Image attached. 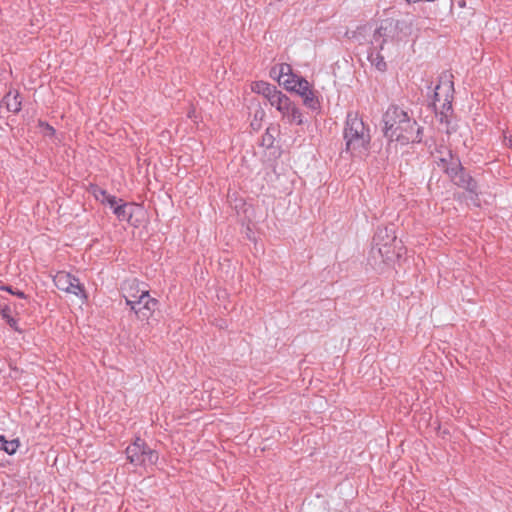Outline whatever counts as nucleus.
<instances>
[{"instance_id": "nucleus-11", "label": "nucleus", "mask_w": 512, "mask_h": 512, "mask_svg": "<svg viewBox=\"0 0 512 512\" xmlns=\"http://www.w3.org/2000/svg\"><path fill=\"white\" fill-rule=\"evenodd\" d=\"M280 114L291 125H303L305 123L302 110L292 100L289 101Z\"/></svg>"}, {"instance_id": "nucleus-1", "label": "nucleus", "mask_w": 512, "mask_h": 512, "mask_svg": "<svg viewBox=\"0 0 512 512\" xmlns=\"http://www.w3.org/2000/svg\"><path fill=\"white\" fill-rule=\"evenodd\" d=\"M383 134L390 147L397 149L422 139V127L408 112L398 106H391L383 115Z\"/></svg>"}, {"instance_id": "nucleus-6", "label": "nucleus", "mask_w": 512, "mask_h": 512, "mask_svg": "<svg viewBox=\"0 0 512 512\" xmlns=\"http://www.w3.org/2000/svg\"><path fill=\"white\" fill-rule=\"evenodd\" d=\"M453 82L450 80L441 81L434 92V106L441 114L447 116L452 111Z\"/></svg>"}, {"instance_id": "nucleus-18", "label": "nucleus", "mask_w": 512, "mask_h": 512, "mask_svg": "<svg viewBox=\"0 0 512 512\" xmlns=\"http://www.w3.org/2000/svg\"><path fill=\"white\" fill-rule=\"evenodd\" d=\"M20 447V441L19 439H13L11 441H7L6 438H4L3 445L1 447V450H4L9 455H14L17 450Z\"/></svg>"}, {"instance_id": "nucleus-3", "label": "nucleus", "mask_w": 512, "mask_h": 512, "mask_svg": "<svg viewBox=\"0 0 512 512\" xmlns=\"http://www.w3.org/2000/svg\"><path fill=\"white\" fill-rule=\"evenodd\" d=\"M126 456L131 464L144 467L155 465L159 459L158 453L139 437L126 448Z\"/></svg>"}, {"instance_id": "nucleus-14", "label": "nucleus", "mask_w": 512, "mask_h": 512, "mask_svg": "<svg viewBox=\"0 0 512 512\" xmlns=\"http://www.w3.org/2000/svg\"><path fill=\"white\" fill-rule=\"evenodd\" d=\"M250 88L252 92L262 95L267 100L277 90L274 85L262 80L252 82Z\"/></svg>"}, {"instance_id": "nucleus-24", "label": "nucleus", "mask_w": 512, "mask_h": 512, "mask_svg": "<svg viewBox=\"0 0 512 512\" xmlns=\"http://www.w3.org/2000/svg\"><path fill=\"white\" fill-rule=\"evenodd\" d=\"M509 147L512 149V141H509Z\"/></svg>"}, {"instance_id": "nucleus-22", "label": "nucleus", "mask_w": 512, "mask_h": 512, "mask_svg": "<svg viewBox=\"0 0 512 512\" xmlns=\"http://www.w3.org/2000/svg\"><path fill=\"white\" fill-rule=\"evenodd\" d=\"M45 127L50 135H53L55 133V129L52 126L46 124Z\"/></svg>"}, {"instance_id": "nucleus-13", "label": "nucleus", "mask_w": 512, "mask_h": 512, "mask_svg": "<svg viewBox=\"0 0 512 512\" xmlns=\"http://www.w3.org/2000/svg\"><path fill=\"white\" fill-rule=\"evenodd\" d=\"M89 191L97 201L108 205L110 208L114 207L118 203L115 196L110 195L106 190L98 187L97 185H91ZM119 202H121V200H119Z\"/></svg>"}, {"instance_id": "nucleus-10", "label": "nucleus", "mask_w": 512, "mask_h": 512, "mask_svg": "<svg viewBox=\"0 0 512 512\" xmlns=\"http://www.w3.org/2000/svg\"><path fill=\"white\" fill-rule=\"evenodd\" d=\"M158 304L159 302L156 298L148 296L139 301V304H133L129 308L135 314L137 320L149 321L153 317Z\"/></svg>"}, {"instance_id": "nucleus-15", "label": "nucleus", "mask_w": 512, "mask_h": 512, "mask_svg": "<svg viewBox=\"0 0 512 512\" xmlns=\"http://www.w3.org/2000/svg\"><path fill=\"white\" fill-rule=\"evenodd\" d=\"M0 105H4L10 112L17 113L21 110V100L17 91H9Z\"/></svg>"}, {"instance_id": "nucleus-12", "label": "nucleus", "mask_w": 512, "mask_h": 512, "mask_svg": "<svg viewBox=\"0 0 512 512\" xmlns=\"http://www.w3.org/2000/svg\"><path fill=\"white\" fill-rule=\"evenodd\" d=\"M112 209L118 220L127 221L132 226H137V221L133 220V216L136 212L140 211L138 206L129 203H117Z\"/></svg>"}, {"instance_id": "nucleus-17", "label": "nucleus", "mask_w": 512, "mask_h": 512, "mask_svg": "<svg viewBox=\"0 0 512 512\" xmlns=\"http://www.w3.org/2000/svg\"><path fill=\"white\" fill-rule=\"evenodd\" d=\"M0 315L13 330L20 332V329L18 327V321L12 316V311L10 307L4 306L0 310Z\"/></svg>"}, {"instance_id": "nucleus-9", "label": "nucleus", "mask_w": 512, "mask_h": 512, "mask_svg": "<svg viewBox=\"0 0 512 512\" xmlns=\"http://www.w3.org/2000/svg\"><path fill=\"white\" fill-rule=\"evenodd\" d=\"M288 92H293L302 98L303 104L310 109H317L319 107V99L313 86L303 77L295 82V87L289 89Z\"/></svg>"}, {"instance_id": "nucleus-16", "label": "nucleus", "mask_w": 512, "mask_h": 512, "mask_svg": "<svg viewBox=\"0 0 512 512\" xmlns=\"http://www.w3.org/2000/svg\"><path fill=\"white\" fill-rule=\"evenodd\" d=\"M290 100L291 99L286 94L278 89L271 95V98L268 99L270 105L275 107L279 112L285 108Z\"/></svg>"}, {"instance_id": "nucleus-19", "label": "nucleus", "mask_w": 512, "mask_h": 512, "mask_svg": "<svg viewBox=\"0 0 512 512\" xmlns=\"http://www.w3.org/2000/svg\"><path fill=\"white\" fill-rule=\"evenodd\" d=\"M265 113L263 110H259L256 114H255V118L251 121V127L254 129V130H259L262 126V120H263V117H264Z\"/></svg>"}, {"instance_id": "nucleus-8", "label": "nucleus", "mask_w": 512, "mask_h": 512, "mask_svg": "<svg viewBox=\"0 0 512 512\" xmlns=\"http://www.w3.org/2000/svg\"><path fill=\"white\" fill-rule=\"evenodd\" d=\"M121 293L126 305L129 307L133 304H139V301L150 296L149 290L137 279L125 281L122 285Z\"/></svg>"}, {"instance_id": "nucleus-7", "label": "nucleus", "mask_w": 512, "mask_h": 512, "mask_svg": "<svg viewBox=\"0 0 512 512\" xmlns=\"http://www.w3.org/2000/svg\"><path fill=\"white\" fill-rule=\"evenodd\" d=\"M270 77L288 91L295 87V82L300 80L302 76L295 74L291 65L287 63H279L271 68Z\"/></svg>"}, {"instance_id": "nucleus-2", "label": "nucleus", "mask_w": 512, "mask_h": 512, "mask_svg": "<svg viewBox=\"0 0 512 512\" xmlns=\"http://www.w3.org/2000/svg\"><path fill=\"white\" fill-rule=\"evenodd\" d=\"M344 139L346 150L352 156H361L367 151L370 142L369 130L357 114H348L344 129Z\"/></svg>"}, {"instance_id": "nucleus-20", "label": "nucleus", "mask_w": 512, "mask_h": 512, "mask_svg": "<svg viewBox=\"0 0 512 512\" xmlns=\"http://www.w3.org/2000/svg\"><path fill=\"white\" fill-rule=\"evenodd\" d=\"M263 142L269 147L273 144L274 142V137L273 135L271 134V128H268L266 130V133L265 135L263 136Z\"/></svg>"}, {"instance_id": "nucleus-23", "label": "nucleus", "mask_w": 512, "mask_h": 512, "mask_svg": "<svg viewBox=\"0 0 512 512\" xmlns=\"http://www.w3.org/2000/svg\"><path fill=\"white\" fill-rule=\"evenodd\" d=\"M379 252H380L382 255L387 254V251H383L381 248L379 249Z\"/></svg>"}, {"instance_id": "nucleus-5", "label": "nucleus", "mask_w": 512, "mask_h": 512, "mask_svg": "<svg viewBox=\"0 0 512 512\" xmlns=\"http://www.w3.org/2000/svg\"><path fill=\"white\" fill-rule=\"evenodd\" d=\"M433 156L439 168L447 173L448 176L457 184H463L462 182L457 181V178L462 175L460 162L458 159L453 157L450 150L447 148L439 149Z\"/></svg>"}, {"instance_id": "nucleus-21", "label": "nucleus", "mask_w": 512, "mask_h": 512, "mask_svg": "<svg viewBox=\"0 0 512 512\" xmlns=\"http://www.w3.org/2000/svg\"><path fill=\"white\" fill-rule=\"evenodd\" d=\"M5 290H7L8 292H10V293H12V294H14V295H16V296H18L20 298H25L26 297L25 294L22 291L14 292V291L11 290V288H8V287L5 288Z\"/></svg>"}, {"instance_id": "nucleus-4", "label": "nucleus", "mask_w": 512, "mask_h": 512, "mask_svg": "<svg viewBox=\"0 0 512 512\" xmlns=\"http://www.w3.org/2000/svg\"><path fill=\"white\" fill-rule=\"evenodd\" d=\"M55 286L68 294L75 295L83 301L87 300V294L84 286L80 283L79 279L65 271H59L53 277Z\"/></svg>"}]
</instances>
